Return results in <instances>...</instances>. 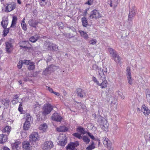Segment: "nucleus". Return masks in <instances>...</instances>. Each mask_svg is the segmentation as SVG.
<instances>
[{"label":"nucleus","mask_w":150,"mask_h":150,"mask_svg":"<svg viewBox=\"0 0 150 150\" xmlns=\"http://www.w3.org/2000/svg\"><path fill=\"white\" fill-rule=\"evenodd\" d=\"M47 48L45 47V49L48 50H55L58 48L57 45L53 43H47L45 46H46Z\"/></svg>","instance_id":"nucleus-13"},{"label":"nucleus","mask_w":150,"mask_h":150,"mask_svg":"<svg viewBox=\"0 0 150 150\" xmlns=\"http://www.w3.org/2000/svg\"><path fill=\"white\" fill-rule=\"evenodd\" d=\"M23 61V64H25L26 65H28L30 63H31V61L30 60H24Z\"/></svg>","instance_id":"nucleus-50"},{"label":"nucleus","mask_w":150,"mask_h":150,"mask_svg":"<svg viewBox=\"0 0 150 150\" xmlns=\"http://www.w3.org/2000/svg\"><path fill=\"white\" fill-rule=\"evenodd\" d=\"M48 126L46 123H43L39 127V129L43 132H45Z\"/></svg>","instance_id":"nucleus-19"},{"label":"nucleus","mask_w":150,"mask_h":150,"mask_svg":"<svg viewBox=\"0 0 150 150\" xmlns=\"http://www.w3.org/2000/svg\"><path fill=\"white\" fill-rule=\"evenodd\" d=\"M29 65V66L28 67V69L29 70H32L35 69V66L34 63L31 62Z\"/></svg>","instance_id":"nucleus-36"},{"label":"nucleus","mask_w":150,"mask_h":150,"mask_svg":"<svg viewBox=\"0 0 150 150\" xmlns=\"http://www.w3.org/2000/svg\"><path fill=\"white\" fill-rule=\"evenodd\" d=\"M6 51L8 53H10L13 50V46L9 42H7L6 43Z\"/></svg>","instance_id":"nucleus-15"},{"label":"nucleus","mask_w":150,"mask_h":150,"mask_svg":"<svg viewBox=\"0 0 150 150\" xmlns=\"http://www.w3.org/2000/svg\"><path fill=\"white\" fill-rule=\"evenodd\" d=\"M10 102V100L9 99H6L3 100V103L5 105L8 106Z\"/></svg>","instance_id":"nucleus-42"},{"label":"nucleus","mask_w":150,"mask_h":150,"mask_svg":"<svg viewBox=\"0 0 150 150\" xmlns=\"http://www.w3.org/2000/svg\"><path fill=\"white\" fill-rule=\"evenodd\" d=\"M12 149L13 150H18L21 149V143L19 141H16L11 144Z\"/></svg>","instance_id":"nucleus-11"},{"label":"nucleus","mask_w":150,"mask_h":150,"mask_svg":"<svg viewBox=\"0 0 150 150\" xmlns=\"http://www.w3.org/2000/svg\"><path fill=\"white\" fill-rule=\"evenodd\" d=\"M146 97L147 101L150 105V89L146 90Z\"/></svg>","instance_id":"nucleus-26"},{"label":"nucleus","mask_w":150,"mask_h":150,"mask_svg":"<svg viewBox=\"0 0 150 150\" xmlns=\"http://www.w3.org/2000/svg\"><path fill=\"white\" fill-rule=\"evenodd\" d=\"M126 71V76L128 83L130 85H132L133 83V80L132 78L131 73L129 67H127Z\"/></svg>","instance_id":"nucleus-8"},{"label":"nucleus","mask_w":150,"mask_h":150,"mask_svg":"<svg viewBox=\"0 0 150 150\" xmlns=\"http://www.w3.org/2000/svg\"><path fill=\"white\" fill-rule=\"evenodd\" d=\"M47 89L51 93H53V91L52 90V89L50 88L49 87L47 86Z\"/></svg>","instance_id":"nucleus-58"},{"label":"nucleus","mask_w":150,"mask_h":150,"mask_svg":"<svg viewBox=\"0 0 150 150\" xmlns=\"http://www.w3.org/2000/svg\"><path fill=\"white\" fill-rule=\"evenodd\" d=\"M58 68L59 67L57 66H55L53 65H51L49 67V69L52 71H54L55 70L58 69Z\"/></svg>","instance_id":"nucleus-41"},{"label":"nucleus","mask_w":150,"mask_h":150,"mask_svg":"<svg viewBox=\"0 0 150 150\" xmlns=\"http://www.w3.org/2000/svg\"><path fill=\"white\" fill-rule=\"evenodd\" d=\"M2 53V51L1 50H0V58L1 57Z\"/></svg>","instance_id":"nucleus-64"},{"label":"nucleus","mask_w":150,"mask_h":150,"mask_svg":"<svg viewBox=\"0 0 150 150\" xmlns=\"http://www.w3.org/2000/svg\"><path fill=\"white\" fill-rule=\"evenodd\" d=\"M39 37L38 35L31 37L29 39L30 41L33 42H35L38 39Z\"/></svg>","instance_id":"nucleus-27"},{"label":"nucleus","mask_w":150,"mask_h":150,"mask_svg":"<svg viewBox=\"0 0 150 150\" xmlns=\"http://www.w3.org/2000/svg\"><path fill=\"white\" fill-rule=\"evenodd\" d=\"M111 99H114L113 101H112L111 103V106L113 108L116 109L117 106V100L116 99H115L111 97L110 98Z\"/></svg>","instance_id":"nucleus-24"},{"label":"nucleus","mask_w":150,"mask_h":150,"mask_svg":"<svg viewBox=\"0 0 150 150\" xmlns=\"http://www.w3.org/2000/svg\"><path fill=\"white\" fill-rule=\"evenodd\" d=\"M23 64V61L22 60L20 61L17 65V67L18 69H21L22 66V65Z\"/></svg>","instance_id":"nucleus-48"},{"label":"nucleus","mask_w":150,"mask_h":150,"mask_svg":"<svg viewBox=\"0 0 150 150\" xmlns=\"http://www.w3.org/2000/svg\"><path fill=\"white\" fill-rule=\"evenodd\" d=\"M58 139L59 144L62 146H64L67 142V138L65 135L62 134L59 136Z\"/></svg>","instance_id":"nucleus-6"},{"label":"nucleus","mask_w":150,"mask_h":150,"mask_svg":"<svg viewBox=\"0 0 150 150\" xmlns=\"http://www.w3.org/2000/svg\"><path fill=\"white\" fill-rule=\"evenodd\" d=\"M31 116L29 115H27L26 116V120L23 126V129L24 130H28L30 128L31 126L30 122L31 121Z\"/></svg>","instance_id":"nucleus-4"},{"label":"nucleus","mask_w":150,"mask_h":150,"mask_svg":"<svg viewBox=\"0 0 150 150\" xmlns=\"http://www.w3.org/2000/svg\"><path fill=\"white\" fill-rule=\"evenodd\" d=\"M82 139L83 141L85 142L86 144H88L90 141L88 138L86 136H84L83 137Z\"/></svg>","instance_id":"nucleus-43"},{"label":"nucleus","mask_w":150,"mask_h":150,"mask_svg":"<svg viewBox=\"0 0 150 150\" xmlns=\"http://www.w3.org/2000/svg\"><path fill=\"white\" fill-rule=\"evenodd\" d=\"M53 106L49 103L45 104L42 108V114L44 115L49 114L53 109Z\"/></svg>","instance_id":"nucleus-2"},{"label":"nucleus","mask_w":150,"mask_h":150,"mask_svg":"<svg viewBox=\"0 0 150 150\" xmlns=\"http://www.w3.org/2000/svg\"><path fill=\"white\" fill-rule=\"evenodd\" d=\"M93 80L94 81V82L96 83L97 85H98L99 83L98 81V80L96 79V78L95 77H93Z\"/></svg>","instance_id":"nucleus-53"},{"label":"nucleus","mask_w":150,"mask_h":150,"mask_svg":"<svg viewBox=\"0 0 150 150\" xmlns=\"http://www.w3.org/2000/svg\"><path fill=\"white\" fill-rule=\"evenodd\" d=\"M53 93L58 96H59L60 95L59 93L58 92L53 91Z\"/></svg>","instance_id":"nucleus-59"},{"label":"nucleus","mask_w":150,"mask_h":150,"mask_svg":"<svg viewBox=\"0 0 150 150\" xmlns=\"http://www.w3.org/2000/svg\"><path fill=\"white\" fill-rule=\"evenodd\" d=\"M108 50L112 58H113L117 54V52L112 48H108Z\"/></svg>","instance_id":"nucleus-21"},{"label":"nucleus","mask_w":150,"mask_h":150,"mask_svg":"<svg viewBox=\"0 0 150 150\" xmlns=\"http://www.w3.org/2000/svg\"><path fill=\"white\" fill-rule=\"evenodd\" d=\"M22 104L21 103L19 105V106L18 109L19 111H20V112H21L23 110V108L22 107Z\"/></svg>","instance_id":"nucleus-55"},{"label":"nucleus","mask_w":150,"mask_h":150,"mask_svg":"<svg viewBox=\"0 0 150 150\" xmlns=\"http://www.w3.org/2000/svg\"><path fill=\"white\" fill-rule=\"evenodd\" d=\"M23 150H31L30 145L29 142L24 141L22 144Z\"/></svg>","instance_id":"nucleus-14"},{"label":"nucleus","mask_w":150,"mask_h":150,"mask_svg":"<svg viewBox=\"0 0 150 150\" xmlns=\"http://www.w3.org/2000/svg\"><path fill=\"white\" fill-rule=\"evenodd\" d=\"M108 4L110 5L111 7L115 8L118 4V0H108Z\"/></svg>","instance_id":"nucleus-12"},{"label":"nucleus","mask_w":150,"mask_h":150,"mask_svg":"<svg viewBox=\"0 0 150 150\" xmlns=\"http://www.w3.org/2000/svg\"><path fill=\"white\" fill-rule=\"evenodd\" d=\"M28 43V42L27 41H23L21 42L20 43V46L22 48H25V49H26V48H28V47H27L26 46H23L22 45V44L26 45H27V44Z\"/></svg>","instance_id":"nucleus-37"},{"label":"nucleus","mask_w":150,"mask_h":150,"mask_svg":"<svg viewBox=\"0 0 150 150\" xmlns=\"http://www.w3.org/2000/svg\"><path fill=\"white\" fill-rule=\"evenodd\" d=\"M103 143L104 145L107 147H109L110 145V141H109L108 138H105V139H103Z\"/></svg>","instance_id":"nucleus-22"},{"label":"nucleus","mask_w":150,"mask_h":150,"mask_svg":"<svg viewBox=\"0 0 150 150\" xmlns=\"http://www.w3.org/2000/svg\"><path fill=\"white\" fill-rule=\"evenodd\" d=\"M59 28L61 29H62L63 27V24L61 22H59L58 23Z\"/></svg>","instance_id":"nucleus-57"},{"label":"nucleus","mask_w":150,"mask_h":150,"mask_svg":"<svg viewBox=\"0 0 150 150\" xmlns=\"http://www.w3.org/2000/svg\"><path fill=\"white\" fill-rule=\"evenodd\" d=\"M9 30L8 29H5L4 30V34L3 35L4 36H6L8 33L9 32Z\"/></svg>","instance_id":"nucleus-52"},{"label":"nucleus","mask_w":150,"mask_h":150,"mask_svg":"<svg viewBox=\"0 0 150 150\" xmlns=\"http://www.w3.org/2000/svg\"><path fill=\"white\" fill-rule=\"evenodd\" d=\"M11 128L9 126H7L5 127L3 130V132L9 134V132L11 130Z\"/></svg>","instance_id":"nucleus-28"},{"label":"nucleus","mask_w":150,"mask_h":150,"mask_svg":"<svg viewBox=\"0 0 150 150\" xmlns=\"http://www.w3.org/2000/svg\"><path fill=\"white\" fill-rule=\"evenodd\" d=\"M134 15V14L133 12H130L128 16V20L129 21H131L132 20L133 17Z\"/></svg>","instance_id":"nucleus-39"},{"label":"nucleus","mask_w":150,"mask_h":150,"mask_svg":"<svg viewBox=\"0 0 150 150\" xmlns=\"http://www.w3.org/2000/svg\"><path fill=\"white\" fill-rule=\"evenodd\" d=\"M18 83H19L20 84H21L22 83V81H21V80H20L18 81Z\"/></svg>","instance_id":"nucleus-63"},{"label":"nucleus","mask_w":150,"mask_h":150,"mask_svg":"<svg viewBox=\"0 0 150 150\" xmlns=\"http://www.w3.org/2000/svg\"><path fill=\"white\" fill-rule=\"evenodd\" d=\"M73 135L74 136L79 138V139H81L82 138V137L81 136V134L78 133H74L73 134Z\"/></svg>","instance_id":"nucleus-46"},{"label":"nucleus","mask_w":150,"mask_h":150,"mask_svg":"<svg viewBox=\"0 0 150 150\" xmlns=\"http://www.w3.org/2000/svg\"><path fill=\"white\" fill-rule=\"evenodd\" d=\"M95 148L94 145V144L93 142H92V144L91 145L87 147L86 149L87 150H91L94 149Z\"/></svg>","instance_id":"nucleus-44"},{"label":"nucleus","mask_w":150,"mask_h":150,"mask_svg":"<svg viewBox=\"0 0 150 150\" xmlns=\"http://www.w3.org/2000/svg\"><path fill=\"white\" fill-rule=\"evenodd\" d=\"M51 118L52 120L57 122H60L62 118V117L57 113H54Z\"/></svg>","instance_id":"nucleus-17"},{"label":"nucleus","mask_w":150,"mask_h":150,"mask_svg":"<svg viewBox=\"0 0 150 150\" xmlns=\"http://www.w3.org/2000/svg\"><path fill=\"white\" fill-rule=\"evenodd\" d=\"M93 0H88L87 3L86 4H87L89 5H91L92 4Z\"/></svg>","instance_id":"nucleus-54"},{"label":"nucleus","mask_w":150,"mask_h":150,"mask_svg":"<svg viewBox=\"0 0 150 150\" xmlns=\"http://www.w3.org/2000/svg\"><path fill=\"white\" fill-rule=\"evenodd\" d=\"M98 70L99 74L100 75H101L102 74H104L103 70L101 68L98 67Z\"/></svg>","instance_id":"nucleus-49"},{"label":"nucleus","mask_w":150,"mask_h":150,"mask_svg":"<svg viewBox=\"0 0 150 150\" xmlns=\"http://www.w3.org/2000/svg\"><path fill=\"white\" fill-rule=\"evenodd\" d=\"M102 16V15L99 11L95 9L91 12L89 17L90 19H96L100 18Z\"/></svg>","instance_id":"nucleus-3"},{"label":"nucleus","mask_w":150,"mask_h":150,"mask_svg":"<svg viewBox=\"0 0 150 150\" xmlns=\"http://www.w3.org/2000/svg\"><path fill=\"white\" fill-rule=\"evenodd\" d=\"M100 126L102 129L104 131L107 130L108 124L107 121L104 118H102L100 122Z\"/></svg>","instance_id":"nucleus-7"},{"label":"nucleus","mask_w":150,"mask_h":150,"mask_svg":"<svg viewBox=\"0 0 150 150\" xmlns=\"http://www.w3.org/2000/svg\"><path fill=\"white\" fill-rule=\"evenodd\" d=\"M79 32L80 33L81 36L85 39H87L88 38V35L86 32L82 30H79Z\"/></svg>","instance_id":"nucleus-25"},{"label":"nucleus","mask_w":150,"mask_h":150,"mask_svg":"<svg viewBox=\"0 0 150 150\" xmlns=\"http://www.w3.org/2000/svg\"><path fill=\"white\" fill-rule=\"evenodd\" d=\"M7 136L4 134H0V143L3 144L7 141Z\"/></svg>","instance_id":"nucleus-18"},{"label":"nucleus","mask_w":150,"mask_h":150,"mask_svg":"<svg viewBox=\"0 0 150 150\" xmlns=\"http://www.w3.org/2000/svg\"><path fill=\"white\" fill-rule=\"evenodd\" d=\"M97 40L96 39H92L89 41V43L90 44L94 45L96 44L97 43Z\"/></svg>","instance_id":"nucleus-47"},{"label":"nucleus","mask_w":150,"mask_h":150,"mask_svg":"<svg viewBox=\"0 0 150 150\" xmlns=\"http://www.w3.org/2000/svg\"><path fill=\"white\" fill-rule=\"evenodd\" d=\"M39 106L38 105H37L36 106L34 107V111L35 113H36L38 111H39Z\"/></svg>","instance_id":"nucleus-51"},{"label":"nucleus","mask_w":150,"mask_h":150,"mask_svg":"<svg viewBox=\"0 0 150 150\" xmlns=\"http://www.w3.org/2000/svg\"><path fill=\"white\" fill-rule=\"evenodd\" d=\"M81 21L83 26L86 27L88 25V21L87 19L85 17H83L81 18Z\"/></svg>","instance_id":"nucleus-30"},{"label":"nucleus","mask_w":150,"mask_h":150,"mask_svg":"<svg viewBox=\"0 0 150 150\" xmlns=\"http://www.w3.org/2000/svg\"><path fill=\"white\" fill-rule=\"evenodd\" d=\"M4 150H10L7 147H4L3 149Z\"/></svg>","instance_id":"nucleus-60"},{"label":"nucleus","mask_w":150,"mask_h":150,"mask_svg":"<svg viewBox=\"0 0 150 150\" xmlns=\"http://www.w3.org/2000/svg\"><path fill=\"white\" fill-rule=\"evenodd\" d=\"M8 19L6 18L4 20H3L1 22V25L4 28H6L8 25Z\"/></svg>","instance_id":"nucleus-29"},{"label":"nucleus","mask_w":150,"mask_h":150,"mask_svg":"<svg viewBox=\"0 0 150 150\" xmlns=\"http://www.w3.org/2000/svg\"><path fill=\"white\" fill-rule=\"evenodd\" d=\"M16 5L13 3L8 4L6 5L5 11L9 12L14 10L16 8Z\"/></svg>","instance_id":"nucleus-9"},{"label":"nucleus","mask_w":150,"mask_h":150,"mask_svg":"<svg viewBox=\"0 0 150 150\" xmlns=\"http://www.w3.org/2000/svg\"><path fill=\"white\" fill-rule=\"evenodd\" d=\"M21 25L23 29L24 30H26L27 29V28L26 25L24 21V19H23V21L21 23Z\"/></svg>","instance_id":"nucleus-40"},{"label":"nucleus","mask_w":150,"mask_h":150,"mask_svg":"<svg viewBox=\"0 0 150 150\" xmlns=\"http://www.w3.org/2000/svg\"><path fill=\"white\" fill-rule=\"evenodd\" d=\"M142 110L144 114L145 115H148L150 114V110L148 109L147 106L145 105H142Z\"/></svg>","instance_id":"nucleus-16"},{"label":"nucleus","mask_w":150,"mask_h":150,"mask_svg":"<svg viewBox=\"0 0 150 150\" xmlns=\"http://www.w3.org/2000/svg\"><path fill=\"white\" fill-rule=\"evenodd\" d=\"M53 146V142L51 141H46L42 145V149L44 150H49L52 148Z\"/></svg>","instance_id":"nucleus-5"},{"label":"nucleus","mask_w":150,"mask_h":150,"mask_svg":"<svg viewBox=\"0 0 150 150\" xmlns=\"http://www.w3.org/2000/svg\"><path fill=\"white\" fill-rule=\"evenodd\" d=\"M51 71L49 69V67H48V68H46L43 71V74L44 75H46L50 73Z\"/></svg>","instance_id":"nucleus-38"},{"label":"nucleus","mask_w":150,"mask_h":150,"mask_svg":"<svg viewBox=\"0 0 150 150\" xmlns=\"http://www.w3.org/2000/svg\"><path fill=\"white\" fill-rule=\"evenodd\" d=\"M77 96L82 97L83 96V94L84 93L83 91L81 89L79 88L77 90Z\"/></svg>","instance_id":"nucleus-34"},{"label":"nucleus","mask_w":150,"mask_h":150,"mask_svg":"<svg viewBox=\"0 0 150 150\" xmlns=\"http://www.w3.org/2000/svg\"><path fill=\"white\" fill-rule=\"evenodd\" d=\"M17 21V17L15 16L13 17L12 21L11 26L14 25L16 24Z\"/></svg>","instance_id":"nucleus-45"},{"label":"nucleus","mask_w":150,"mask_h":150,"mask_svg":"<svg viewBox=\"0 0 150 150\" xmlns=\"http://www.w3.org/2000/svg\"><path fill=\"white\" fill-rule=\"evenodd\" d=\"M79 145V144L77 142L74 143L71 142L67 146V149H70L71 150H76L75 148Z\"/></svg>","instance_id":"nucleus-10"},{"label":"nucleus","mask_w":150,"mask_h":150,"mask_svg":"<svg viewBox=\"0 0 150 150\" xmlns=\"http://www.w3.org/2000/svg\"><path fill=\"white\" fill-rule=\"evenodd\" d=\"M77 131L80 133L82 134H84L86 133V131L84 130L83 128L81 127H79L77 129Z\"/></svg>","instance_id":"nucleus-35"},{"label":"nucleus","mask_w":150,"mask_h":150,"mask_svg":"<svg viewBox=\"0 0 150 150\" xmlns=\"http://www.w3.org/2000/svg\"><path fill=\"white\" fill-rule=\"evenodd\" d=\"M59 132H66L67 131L68 128L64 126H60L56 129Z\"/></svg>","instance_id":"nucleus-23"},{"label":"nucleus","mask_w":150,"mask_h":150,"mask_svg":"<svg viewBox=\"0 0 150 150\" xmlns=\"http://www.w3.org/2000/svg\"><path fill=\"white\" fill-rule=\"evenodd\" d=\"M29 139L30 142L33 144L39 141L40 139V137L37 132H33L30 134Z\"/></svg>","instance_id":"nucleus-1"},{"label":"nucleus","mask_w":150,"mask_h":150,"mask_svg":"<svg viewBox=\"0 0 150 150\" xmlns=\"http://www.w3.org/2000/svg\"><path fill=\"white\" fill-rule=\"evenodd\" d=\"M38 22L33 20H30L28 21L29 25L34 28L36 27V25L38 24Z\"/></svg>","instance_id":"nucleus-20"},{"label":"nucleus","mask_w":150,"mask_h":150,"mask_svg":"<svg viewBox=\"0 0 150 150\" xmlns=\"http://www.w3.org/2000/svg\"><path fill=\"white\" fill-rule=\"evenodd\" d=\"M137 112H140V108H137Z\"/></svg>","instance_id":"nucleus-61"},{"label":"nucleus","mask_w":150,"mask_h":150,"mask_svg":"<svg viewBox=\"0 0 150 150\" xmlns=\"http://www.w3.org/2000/svg\"><path fill=\"white\" fill-rule=\"evenodd\" d=\"M19 99L18 96L17 95L15 96L13 98V100L12 101V103L13 104H15L18 103Z\"/></svg>","instance_id":"nucleus-33"},{"label":"nucleus","mask_w":150,"mask_h":150,"mask_svg":"<svg viewBox=\"0 0 150 150\" xmlns=\"http://www.w3.org/2000/svg\"><path fill=\"white\" fill-rule=\"evenodd\" d=\"M107 81L106 80H105L103 81L101 83H99L98 85L100 86L102 88H105L107 87Z\"/></svg>","instance_id":"nucleus-32"},{"label":"nucleus","mask_w":150,"mask_h":150,"mask_svg":"<svg viewBox=\"0 0 150 150\" xmlns=\"http://www.w3.org/2000/svg\"><path fill=\"white\" fill-rule=\"evenodd\" d=\"M88 135L90 137V138L93 139L94 140L95 139L94 136L92 134H91L90 133H88Z\"/></svg>","instance_id":"nucleus-56"},{"label":"nucleus","mask_w":150,"mask_h":150,"mask_svg":"<svg viewBox=\"0 0 150 150\" xmlns=\"http://www.w3.org/2000/svg\"><path fill=\"white\" fill-rule=\"evenodd\" d=\"M17 2H18V3L20 4H21V1L20 0H18Z\"/></svg>","instance_id":"nucleus-62"},{"label":"nucleus","mask_w":150,"mask_h":150,"mask_svg":"<svg viewBox=\"0 0 150 150\" xmlns=\"http://www.w3.org/2000/svg\"><path fill=\"white\" fill-rule=\"evenodd\" d=\"M112 58L117 63H119L121 60L120 57L117 54Z\"/></svg>","instance_id":"nucleus-31"}]
</instances>
